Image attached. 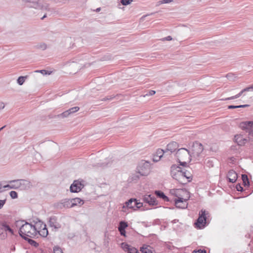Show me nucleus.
<instances>
[{"label":"nucleus","mask_w":253,"mask_h":253,"mask_svg":"<svg viewBox=\"0 0 253 253\" xmlns=\"http://www.w3.org/2000/svg\"><path fill=\"white\" fill-rule=\"evenodd\" d=\"M24 222V220L16 222V226H20L19 231L20 236L26 240H27L26 237H32L36 236L33 229V224L32 223H29L27 222L23 223Z\"/></svg>","instance_id":"nucleus-1"},{"label":"nucleus","mask_w":253,"mask_h":253,"mask_svg":"<svg viewBox=\"0 0 253 253\" xmlns=\"http://www.w3.org/2000/svg\"><path fill=\"white\" fill-rule=\"evenodd\" d=\"M5 105L3 102H0V110L4 108Z\"/></svg>","instance_id":"nucleus-52"},{"label":"nucleus","mask_w":253,"mask_h":253,"mask_svg":"<svg viewBox=\"0 0 253 253\" xmlns=\"http://www.w3.org/2000/svg\"><path fill=\"white\" fill-rule=\"evenodd\" d=\"M245 91H244V89H243L238 94H236V95H234V96H231L230 97H228L225 99H223L222 100H232V99L238 98L239 97H240L242 95V94Z\"/></svg>","instance_id":"nucleus-26"},{"label":"nucleus","mask_w":253,"mask_h":253,"mask_svg":"<svg viewBox=\"0 0 253 253\" xmlns=\"http://www.w3.org/2000/svg\"><path fill=\"white\" fill-rule=\"evenodd\" d=\"M128 226V224L127 222L121 221L119 223V225L118 227V229H125Z\"/></svg>","instance_id":"nucleus-28"},{"label":"nucleus","mask_w":253,"mask_h":253,"mask_svg":"<svg viewBox=\"0 0 253 253\" xmlns=\"http://www.w3.org/2000/svg\"><path fill=\"white\" fill-rule=\"evenodd\" d=\"M176 191L179 195H180V193H182L183 194L185 195L184 196V197H179L178 195H176V196L177 197V198L174 200L176 207L179 209L186 208L188 205L187 201L190 197L189 193L186 190L180 189H176Z\"/></svg>","instance_id":"nucleus-2"},{"label":"nucleus","mask_w":253,"mask_h":253,"mask_svg":"<svg viewBox=\"0 0 253 253\" xmlns=\"http://www.w3.org/2000/svg\"><path fill=\"white\" fill-rule=\"evenodd\" d=\"M172 38L171 36H169L167 37H165L162 39V41H171L172 40Z\"/></svg>","instance_id":"nucleus-50"},{"label":"nucleus","mask_w":253,"mask_h":253,"mask_svg":"<svg viewBox=\"0 0 253 253\" xmlns=\"http://www.w3.org/2000/svg\"><path fill=\"white\" fill-rule=\"evenodd\" d=\"M236 188L238 191H243V188L240 184H238L236 185Z\"/></svg>","instance_id":"nucleus-43"},{"label":"nucleus","mask_w":253,"mask_h":253,"mask_svg":"<svg viewBox=\"0 0 253 253\" xmlns=\"http://www.w3.org/2000/svg\"><path fill=\"white\" fill-rule=\"evenodd\" d=\"M71 202V199H63L57 204L56 207L58 209L72 208Z\"/></svg>","instance_id":"nucleus-14"},{"label":"nucleus","mask_w":253,"mask_h":253,"mask_svg":"<svg viewBox=\"0 0 253 253\" xmlns=\"http://www.w3.org/2000/svg\"><path fill=\"white\" fill-rule=\"evenodd\" d=\"M227 178L230 182L234 183L237 179V174L234 170H230L228 172Z\"/></svg>","instance_id":"nucleus-20"},{"label":"nucleus","mask_w":253,"mask_h":253,"mask_svg":"<svg viewBox=\"0 0 253 253\" xmlns=\"http://www.w3.org/2000/svg\"><path fill=\"white\" fill-rule=\"evenodd\" d=\"M38 234L42 237H46L48 234L46 226L45 225V228H42L41 230H40L38 232Z\"/></svg>","instance_id":"nucleus-25"},{"label":"nucleus","mask_w":253,"mask_h":253,"mask_svg":"<svg viewBox=\"0 0 253 253\" xmlns=\"http://www.w3.org/2000/svg\"><path fill=\"white\" fill-rule=\"evenodd\" d=\"M192 253H206L205 250H199L198 251H194Z\"/></svg>","instance_id":"nucleus-48"},{"label":"nucleus","mask_w":253,"mask_h":253,"mask_svg":"<svg viewBox=\"0 0 253 253\" xmlns=\"http://www.w3.org/2000/svg\"><path fill=\"white\" fill-rule=\"evenodd\" d=\"M125 204L126 207L134 210L140 208L143 206V204L138 202L136 199H130Z\"/></svg>","instance_id":"nucleus-9"},{"label":"nucleus","mask_w":253,"mask_h":253,"mask_svg":"<svg viewBox=\"0 0 253 253\" xmlns=\"http://www.w3.org/2000/svg\"><path fill=\"white\" fill-rule=\"evenodd\" d=\"M156 91L153 90H150L148 91V92L143 95L144 97H146L147 96H152L155 94Z\"/></svg>","instance_id":"nucleus-41"},{"label":"nucleus","mask_w":253,"mask_h":253,"mask_svg":"<svg viewBox=\"0 0 253 253\" xmlns=\"http://www.w3.org/2000/svg\"><path fill=\"white\" fill-rule=\"evenodd\" d=\"M72 207L75 206H82L84 204V200L81 199L79 198H75L71 199Z\"/></svg>","instance_id":"nucleus-22"},{"label":"nucleus","mask_w":253,"mask_h":253,"mask_svg":"<svg viewBox=\"0 0 253 253\" xmlns=\"http://www.w3.org/2000/svg\"><path fill=\"white\" fill-rule=\"evenodd\" d=\"M12 183H13V189L26 190L31 187V182L25 179L13 180Z\"/></svg>","instance_id":"nucleus-6"},{"label":"nucleus","mask_w":253,"mask_h":253,"mask_svg":"<svg viewBox=\"0 0 253 253\" xmlns=\"http://www.w3.org/2000/svg\"><path fill=\"white\" fill-rule=\"evenodd\" d=\"M46 17V15L45 14L41 19H43L44 18Z\"/></svg>","instance_id":"nucleus-60"},{"label":"nucleus","mask_w":253,"mask_h":253,"mask_svg":"<svg viewBox=\"0 0 253 253\" xmlns=\"http://www.w3.org/2000/svg\"><path fill=\"white\" fill-rule=\"evenodd\" d=\"M35 72H40L43 75H46L47 74V71L45 70H36L35 71Z\"/></svg>","instance_id":"nucleus-45"},{"label":"nucleus","mask_w":253,"mask_h":253,"mask_svg":"<svg viewBox=\"0 0 253 253\" xmlns=\"http://www.w3.org/2000/svg\"><path fill=\"white\" fill-rule=\"evenodd\" d=\"M6 203V199L0 200V210L1 209Z\"/></svg>","instance_id":"nucleus-44"},{"label":"nucleus","mask_w":253,"mask_h":253,"mask_svg":"<svg viewBox=\"0 0 253 253\" xmlns=\"http://www.w3.org/2000/svg\"><path fill=\"white\" fill-rule=\"evenodd\" d=\"M170 174L173 178L178 181L180 183L184 184L186 183V180H183L182 177L183 170L180 167L173 165L170 168Z\"/></svg>","instance_id":"nucleus-5"},{"label":"nucleus","mask_w":253,"mask_h":253,"mask_svg":"<svg viewBox=\"0 0 253 253\" xmlns=\"http://www.w3.org/2000/svg\"><path fill=\"white\" fill-rule=\"evenodd\" d=\"M209 214L205 210H202L199 212V216L195 223L197 228L202 229L205 227L207 220V215Z\"/></svg>","instance_id":"nucleus-7"},{"label":"nucleus","mask_w":253,"mask_h":253,"mask_svg":"<svg viewBox=\"0 0 253 253\" xmlns=\"http://www.w3.org/2000/svg\"><path fill=\"white\" fill-rule=\"evenodd\" d=\"M113 97H111V98H108V97H105V98H104L102 100H104V101H105V100H110L111 99L113 98Z\"/></svg>","instance_id":"nucleus-55"},{"label":"nucleus","mask_w":253,"mask_h":253,"mask_svg":"<svg viewBox=\"0 0 253 253\" xmlns=\"http://www.w3.org/2000/svg\"><path fill=\"white\" fill-rule=\"evenodd\" d=\"M175 155L180 165L183 166H186L187 162H190L191 160V152L186 148H182L178 149Z\"/></svg>","instance_id":"nucleus-3"},{"label":"nucleus","mask_w":253,"mask_h":253,"mask_svg":"<svg viewBox=\"0 0 253 253\" xmlns=\"http://www.w3.org/2000/svg\"><path fill=\"white\" fill-rule=\"evenodd\" d=\"M165 153H166V151L161 149H158L153 156V161L155 162H159Z\"/></svg>","instance_id":"nucleus-18"},{"label":"nucleus","mask_w":253,"mask_h":253,"mask_svg":"<svg viewBox=\"0 0 253 253\" xmlns=\"http://www.w3.org/2000/svg\"><path fill=\"white\" fill-rule=\"evenodd\" d=\"M70 115V113H69L68 110H67L66 111H64L62 113L58 115L57 116H58V117H62L63 118H66V117H68Z\"/></svg>","instance_id":"nucleus-36"},{"label":"nucleus","mask_w":253,"mask_h":253,"mask_svg":"<svg viewBox=\"0 0 253 253\" xmlns=\"http://www.w3.org/2000/svg\"><path fill=\"white\" fill-rule=\"evenodd\" d=\"M121 248L127 253H138V250L135 248L131 247L126 243H122Z\"/></svg>","instance_id":"nucleus-16"},{"label":"nucleus","mask_w":253,"mask_h":253,"mask_svg":"<svg viewBox=\"0 0 253 253\" xmlns=\"http://www.w3.org/2000/svg\"><path fill=\"white\" fill-rule=\"evenodd\" d=\"M53 253H63L61 249L58 246H56L54 248Z\"/></svg>","instance_id":"nucleus-39"},{"label":"nucleus","mask_w":253,"mask_h":253,"mask_svg":"<svg viewBox=\"0 0 253 253\" xmlns=\"http://www.w3.org/2000/svg\"><path fill=\"white\" fill-rule=\"evenodd\" d=\"M25 6L42 10H48V4L40 0H22Z\"/></svg>","instance_id":"nucleus-4"},{"label":"nucleus","mask_w":253,"mask_h":253,"mask_svg":"<svg viewBox=\"0 0 253 253\" xmlns=\"http://www.w3.org/2000/svg\"><path fill=\"white\" fill-rule=\"evenodd\" d=\"M150 172V169L149 166L147 164L146 166L142 165L139 166L137 168V173L140 176H147Z\"/></svg>","instance_id":"nucleus-12"},{"label":"nucleus","mask_w":253,"mask_h":253,"mask_svg":"<svg viewBox=\"0 0 253 253\" xmlns=\"http://www.w3.org/2000/svg\"><path fill=\"white\" fill-rule=\"evenodd\" d=\"M253 85L244 88V91H249L253 90Z\"/></svg>","instance_id":"nucleus-47"},{"label":"nucleus","mask_w":253,"mask_h":253,"mask_svg":"<svg viewBox=\"0 0 253 253\" xmlns=\"http://www.w3.org/2000/svg\"><path fill=\"white\" fill-rule=\"evenodd\" d=\"M9 195L11 198L12 199H16L18 197V195L16 192L14 191H11L9 193Z\"/></svg>","instance_id":"nucleus-38"},{"label":"nucleus","mask_w":253,"mask_h":253,"mask_svg":"<svg viewBox=\"0 0 253 253\" xmlns=\"http://www.w3.org/2000/svg\"><path fill=\"white\" fill-rule=\"evenodd\" d=\"M100 8H97L96 10H97V11H99V10H100Z\"/></svg>","instance_id":"nucleus-61"},{"label":"nucleus","mask_w":253,"mask_h":253,"mask_svg":"<svg viewBox=\"0 0 253 253\" xmlns=\"http://www.w3.org/2000/svg\"><path fill=\"white\" fill-rule=\"evenodd\" d=\"M6 126H3L2 127H1V128H0V131L2 130Z\"/></svg>","instance_id":"nucleus-58"},{"label":"nucleus","mask_w":253,"mask_h":253,"mask_svg":"<svg viewBox=\"0 0 253 253\" xmlns=\"http://www.w3.org/2000/svg\"><path fill=\"white\" fill-rule=\"evenodd\" d=\"M182 176V177H183V180H186V183L190 181L192 179L191 174L189 172H187V170H183Z\"/></svg>","instance_id":"nucleus-24"},{"label":"nucleus","mask_w":253,"mask_h":253,"mask_svg":"<svg viewBox=\"0 0 253 253\" xmlns=\"http://www.w3.org/2000/svg\"><path fill=\"white\" fill-rule=\"evenodd\" d=\"M84 187V185L78 180H75L70 187V191L72 193H78Z\"/></svg>","instance_id":"nucleus-11"},{"label":"nucleus","mask_w":253,"mask_h":253,"mask_svg":"<svg viewBox=\"0 0 253 253\" xmlns=\"http://www.w3.org/2000/svg\"><path fill=\"white\" fill-rule=\"evenodd\" d=\"M0 228L5 232H8L10 228V226L6 223H2L0 225Z\"/></svg>","instance_id":"nucleus-29"},{"label":"nucleus","mask_w":253,"mask_h":253,"mask_svg":"<svg viewBox=\"0 0 253 253\" xmlns=\"http://www.w3.org/2000/svg\"><path fill=\"white\" fill-rule=\"evenodd\" d=\"M141 251L142 252V253H153L152 251L148 249L147 248H142L141 249Z\"/></svg>","instance_id":"nucleus-42"},{"label":"nucleus","mask_w":253,"mask_h":253,"mask_svg":"<svg viewBox=\"0 0 253 253\" xmlns=\"http://www.w3.org/2000/svg\"><path fill=\"white\" fill-rule=\"evenodd\" d=\"M156 195L159 198H162L164 201H169V198L165 195L164 192L161 191H155Z\"/></svg>","instance_id":"nucleus-23"},{"label":"nucleus","mask_w":253,"mask_h":253,"mask_svg":"<svg viewBox=\"0 0 253 253\" xmlns=\"http://www.w3.org/2000/svg\"><path fill=\"white\" fill-rule=\"evenodd\" d=\"M49 225L50 227L55 230H57L61 227V224L58 221V219L55 216H52L50 217Z\"/></svg>","instance_id":"nucleus-13"},{"label":"nucleus","mask_w":253,"mask_h":253,"mask_svg":"<svg viewBox=\"0 0 253 253\" xmlns=\"http://www.w3.org/2000/svg\"><path fill=\"white\" fill-rule=\"evenodd\" d=\"M242 179L243 180V184L245 186H249L250 185L249 179L248 176L246 174H242Z\"/></svg>","instance_id":"nucleus-27"},{"label":"nucleus","mask_w":253,"mask_h":253,"mask_svg":"<svg viewBox=\"0 0 253 253\" xmlns=\"http://www.w3.org/2000/svg\"><path fill=\"white\" fill-rule=\"evenodd\" d=\"M249 105L246 104V105H237V107H238V108H244L246 107L249 106Z\"/></svg>","instance_id":"nucleus-53"},{"label":"nucleus","mask_w":253,"mask_h":253,"mask_svg":"<svg viewBox=\"0 0 253 253\" xmlns=\"http://www.w3.org/2000/svg\"><path fill=\"white\" fill-rule=\"evenodd\" d=\"M80 109V108L79 107H74L72 108H70L68 110V111L70 113V114H73L74 113L77 112Z\"/></svg>","instance_id":"nucleus-33"},{"label":"nucleus","mask_w":253,"mask_h":253,"mask_svg":"<svg viewBox=\"0 0 253 253\" xmlns=\"http://www.w3.org/2000/svg\"><path fill=\"white\" fill-rule=\"evenodd\" d=\"M36 48L37 49H42L44 50L46 49L47 46L45 43H40L36 45Z\"/></svg>","instance_id":"nucleus-31"},{"label":"nucleus","mask_w":253,"mask_h":253,"mask_svg":"<svg viewBox=\"0 0 253 253\" xmlns=\"http://www.w3.org/2000/svg\"><path fill=\"white\" fill-rule=\"evenodd\" d=\"M99 164L100 167H104L106 165H104V164Z\"/></svg>","instance_id":"nucleus-56"},{"label":"nucleus","mask_w":253,"mask_h":253,"mask_svg":"<svg viewBox=\"0 0 253 253\" xmlns=\"http://www.w3.org/2000/svg\"><path fill=\"white\" fill-rule=\"evenodd\" d=\"M27 240H28L29 243L30 245H31L32 246H33L35 247H37L39 246V244L37 242H36L35 241H34L32 239H28L27 238Z\"/></svg>","instance_id":"nucleus-34"},{"label":"nucleus","mask_w":253,"mask_h":253,"mask_svg":"<svg viewBox=\"0 0 253 253\" xmlns=\"http://www.w3.org/2000/svg\"><path fill=\"white\" fill-rule=\"evenodd\" d=\"M7 237V233L4 232L0 227V239L5 240Z\"/></svg>","instance_id":"nucleus-32"},{"label":"nucleus","mask_w":253,"mask_h":253,"mask_svg":"<svg viewBox=\"0 0 253 253\" xmlns=\"http://www.w3.org/2000/svg\"><path fill=\"white\" fill-rule=\"evenodd\" d=\"M235 140L239 145L242 146L246 144L248 139L244 138L243 135H237L235 136Z\"/></svg>","instance_id":"nucleus-21"},{"label":"nucleus","mask_w":253,"mask_h":253,"mask_svg":"<svg viewBox=\"0 0 253 253\" xmlns=\"http://www.w3.org/2000/svg\"><path fill=\"white\" fill-rule=\"evenodd\" d=\"M228 108L229 109H232L238 108V107H237V106L229 105V106H228Z\"/></svg>","instance_id":"nucleus-51"},{"label":"nucleus","mask_w":253,"mask_h":253,"mask_svg":"<svg viewBox=\"0 0 253 253\" xmlns=\"http://www.w3.org/2000/svg\"><path fill=\"white\" fill-rule=\"evenodd\" d=\"M45 224L41 220H38L37 222H34L33 224V229L35 231V235H38V232L40 230H41L42 228H45Z\"/></svg>","instance_id":"nucleus-17"},{"label":"nucleus","mask_w":253,"mask_h":253,"mask_svg":"<svg viewBox=\"0 0 253 253\" xmlns=\"http://www.w3.org/2000/svg\"><path fill=\"white\" fill-rule=\"evenodd\" d=\"M241 126L243 129L249 133V135L253 136V122H243L241 124Z\"/></svg>","instance_id":"nucleus-10"},{"label":"nucleus","mask_w":253,"mask_h":253,"mask_svg":"<svg viewBox=\"0 0 253 253\" xmlns=\"http://www.w3.org/2000/svg\"><path fill=\"white\" fill-rule=\"evenodd\" d=\"M119 232H120V234L122 236H126V231L125 229H118Z\"/></svg>","instance_id":"nucleus-49"},{"label":"nucleus","mask_w":253,"mask_h":253,"mask_svg":"<svg viewBox=\"0 0 253 253\" xmlns=\"http://www.w3.org/2000/svg\"><path fill=\"white\" fill-rule=\"evenodd\" d=\"M133 0H121V3L124 5H126L130 4Z\"/></svg>","instance_id":"nucleus-40"},{"label":"nucleus","mask_w":253,"mask_h":253,"mask_svg":"<svg viewBox=\"0 0 253 253\" xmlns=\"http://www.w3.org/2000/svg\"><path fill=\"white\" fill-rule=\"evenodd\" d=\"M230 76H231V74H227V75H226V77H227V78H229Z\"/></svg>","instance_id":"nucleus-59"},{"label":"nucleus","mask_w":253,"mask_h":253,"mask_svg":"<svg viewBox=\"0 0 253 253\" xmlns=\"http://www.w3.org/2000/svg\"><path fill=\"white\" fill-rule=\"evenodd\" d=\"M172 1V0H160V1L157 2V3L156 4V6H159L160 5L162 4L168 3H169V2H171Z\"/></svg>","instance_id":"nucleus-35"},{"label":"nucleus","mask_w":253,"mask_h":253,"mask_svg":"<svg viewBox=\"0 0 253 253\" xmlns=\"http://www.w3.org/2000/svg\"><path fill=\"white\" fill-rule=\"evenodd\" d=\"M13 180H10L8 182L9 184L2 187L3 188L13 189V183H12Z\"/></svg>","instance_id":"nucleus-37"},{"label":"nucleus","mask_w":253,"mask_h":253,"mask_svg":"<svg viewBox=\"0 0 253 253\" xmlns=\"http://www.w3.org/2000/svg\"><path fill=\"white\" fill-rule=\"evenodd\" d=\"M204 148L202 144L195 143L193 145L192 151L191 153L192 157L198 158L203 151Z\"/></svg>","instance_id":"nucleus-8"},{"label":"nucleus","mask_w":253,"mask_h":253,"mask_svg":"<svg viewBox=\"0 0 253 253\" xmlns=\"http://www.w3.org/2000/svg\"><path fill=\"white\" fill-rule=\"evenodd\" d=\"M8 232H9L11 235L14 234V231H13V229H12L11 228L9 229V230Z\"/></svg>","instance_id":"nucleus-54"},{"label":"nucleus","mask_w":253,"mask_h":253,"mask_svg":"<svg viewBox=\"0 0 253 253\" xmlns=\"http://www.w3.org/2000/svg\"><path fill=\"white\" fill-rule=\"evenodd\" d=\"M139 175H140L137 173V174L134 175L132 177V179L133 180H136L138 179L139 178Z\"/></svg>","instance_id":"nucleus-46"},{"label":"nucleus","mask_w":253,"mask_h":253,"mask_svg":"<svg viewBox=\"0 0 253 253\" xmlns=\"http://www.w3.org/2000/svg\"><path fill=\"white\" fill-rule=\"evenodd\" d=\"M2 185L0 183V193L2 191Z\"/></svg>","instance_id":"nucleus-57"},{"label":"nucleus","mask_w":253,"mask_h":253,"mask_svg":"<svg viewBox=\"0 0 253 253\" xmlns=\"http://www.w3.org/2000/svg\"><path fill=\"white\" fill-rule=\"evenodd\" d=\"M143 201L150 205L156 206L158 205V201L154 196L151 195H146L143 196Z\"/></svg>","instance_id":"nucleus-15"},{"label":"nucleus","mask_w":253,"mask_h":253,"mask_svg":"<svg viewBox=\"0 0 253 253\" xmlns=\"http://www.w3.org/2000/svg\"><path fill=\"white\" fill-rule=\"evenodd\" d=\"M27 76L19 77L18 78L17 81V83L20 85H22L24 84V83L25 82L26 79H27Z\"/></svg>","instance_id":"nucleus-30"},{"label":"nucleus","mask_w":253,"mask_h":253,"mask_svg":"<svg viewBox=\"0 0 253 253\" xmlns=\"http://www.w3.org/2000/svg\"><path fill=\"white\" fill-rule=\"evenodd\" d=\"M178 147V143L176 142L172 141L167 145V149L164 151H166V153L170 152V154H171L175 151L177 149Z\"/></svg>","instance_id":"nucleus-19"}]
</instances>
